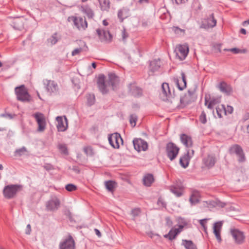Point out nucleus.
Segmentation results:
<instances>
[{"label": "nucleus", "instance_id": "a18cd8bd", "mask_svg": "<svg viewBox=\"0 0 249 249\" xmlns=\"http://www.w3.org/2000/svg\"><path fill=\"white\" fill-rule=\"evenodd\" d=\"M224 51L231 52L234 54H238L239 53H242L245 52L244 51H243L242 50L236 48H233L231 49H224Z\"/></svg>", "mask_w": 249, "mask_h": 249}, {"label": "nucleus", "instance_id": "3c124183", "mask_svg": "<svg viewBox=\"0 0 249 249\" xmlns=\"http://www.w3.org/2000/svg\"><path fill=\"white\" fill-rule=\"evenodd\" d=\"M84 150L85 153L88 155H92L93 154L92 149L91 147H85Z\"/></svg>", "mask_w": 249, "mask_h": 249}, {"label": "nucleus", "instance_id": "f03ea898", "mask_svg": "<svg viewBox=\"0 0 249 249\" xmlns=\"http://www.w3.org/2000/svg\"><path fill=\"white\" fill-rule=\"evenodd\" d=\"M231 155H235L239 162H243L246 160V157L242 148L238 144L232 145L229 149Z\"/></svg>", "mask_w": 249, "mask_h": 249}, {"label": "nucleus", "instance_id": "49530a36", "mask_svg": "<svg viewBox=\"0 0 249 249\" xmlns=\"http://www.w3.org/2000/svg\"><path fill=\"white\" fill-rule=\"evenodd\" d=\"M95 102V97L94 95L89 94L87 98V103L89 106H92L94 104Z\"/></svg>", "mask_w": 249, "mask_h": 249}, {"label": "nucleus", "instance_id": "680f3d73", "mask_svg": "<svg viewBox=\"0 0 249 249\" xmlns=\"http://www.w3.org/2000/svg\"><path fill=\"white\" fill-rule=\"evenodd\" d=\"M31 231V227L30 224H28L26 227L25 233L27 234H30Z\"/></svg>", "mask_w": 249, "mask_h": 249}, {"label": "nucleus", "instance_id": "6ab92c4d", "mask_svg": "<svg viewBox=\"0 0 249 249\" xmlns=\"http://www.w3.org/2000/svg\"><path fill=\"white\" fill-rule=\"evenodd\" d=\"M181 78L179 79L177 77L173 78V81L176 84L178 89L182 90L186 87V80L185 74L183 72L181 73Z\"/></svg>", "mask_w": 249, "mask_h": 249}, {"label": "nucleus", "instance_id": "0eeeda50", "mask_svg": "<svg viewBox=\"0 0 249 249\" xmlns=\"http://www.w3.org/2000/svg\"><path fill=\"white\" fill-rule=\"evenodd\" d=\"M179 149V148L172 142L167 144L166 153L168 157L171 160H174L176 158L178 153Z\"/></svg>", "mask_w": 249, "mask_h": 249}, {"label": "nucleus", "instance_id": "f3484780", "mask_svg": "<svg viewBox=\"0 0 249 249\" xmlns=\"http://www.w3.org/2000/svg\"><path fill=\"white\" fill-rule=\"evenodd\" d=\"M184 186L182 183L179 181V183H177L170 187V191L174 194L177 197H180L183 195Z\"/></svg>", "mask_w": 249, "mask_h": 249}, {"label": "nucleus", "instance_id": "c756f323", "mask_svg": "<svg viewBox=\"0 0 249 249\" xmlns=\"http://www.w3.org/2000/svg\"><path fill=\"white\" fill-rule=\"evenodd\" d=\"M154 178L151 174H147L143 178V183L147 187H149L154 181Z\"/></svg>", "mask_w": 249, "mask_h": 249}, {"label": "nucleus", "instance_id": "8fccbe9b", "mask_svg": "<svg viewBox=\"0 0 249 249\" xmlns=\"http://www.w3.org/2000/svg\"><path fill=\"white\" fill-rule=\"evenodd\" d=\"M225 115L231 114L233 112V108L232 107L230 106H227L226 107H225Z\"/></svg>", "mask_w": 249, "mask_h": 249}, {"label": "nucleus", "instance_id": "a211bd4d", "mask_svg": "<svg viewBox=\"0 0 249 249\" xmlns=\"http://www.w3.org/2000/svg\"><path fill=\"white\" fill-rule=\"evenodd\" d=\"M217 87L221 92L227 95H231L233 92L231 86L224 81L220 82Z\"/></svg>", "mask_w": 249, "mask_h": 249}, {"label": "nucleus", "instance_id": "5701e85b", "mask_svg": "<svg viewBox=\"0 0 249 249\" xmlns=\"http://www.w3.org/2000/svg\"><path fill=\"white\" fill-rule=\"evenodd\" d=\"M162 91L161 95L163 94L164 97L163 100H168L172 97L169 84L167 83H163L161 86Z\"/></svg>", "mask_w": 249, "mask_h": 249}, {"label": "nucleus", "instance_id": "603ef678", "mask_svg": "<svg viewBox=\"0 0 249 249\" xmlns=\"http://www.w3.org/2000/svg\"><path fill=\"white\" fill-rule=\"evenodd\" d=\"M137 119V117L135 115H131L130 117V123L132 125L134 123V126H135Z\"/></svg>", "mask_w": 249, "mask_h": 249}, {"label": "nucleus", "instance_id": "f704fd0d", "mask_svg": "<svg viewBox=\"0 0 249 249\" xmlns=\"http://www.w3.org/2000/svg\"><path fill=\"white\" fill-rule=\"evenodd\" d=\"M107 189L109 192H113L116 187V183L112 180H108L105 182Z\"/></svg>", "mask_w": 249, "mask_h": 249}, {"label": "nucleus", "instance_id": "cd10ccee", "mask_svg": "<svg viewBox=\"0 0 249 249\" xmlns=\"http://www.w3.org/2000/svg\"><path fill=\"white\" fill-rule=\"evenodd\" d=\"M208 97L206 96L205 98V105L207 106L208 108L213 109L214 106L220 102V99L219 98H212L210 99V101L208 104Z\"/></svg>", "mask_w": 249, "mask_h": 249}, {"label": "nucleus", "instance_id": "ddd939ff", "mask_svg": "<svg viewBox=\"0 0 249 249\" xmlns=\"http://www.w3.org/2000/svg\"><path fill=\"white\" fill-rule=\"evenodd\" d=\"M59 249H75V242L71 236L63 240L59 244Z\"/></svg>", "mask_w": 249, "mask_h": 249}, {"label": "nucleus", "instance_id": "0e129e2a", "mask_svg": "<svg viewBox=\"0 0 249 249\" xmlns=\"http://www.w3.org/2000/svg\"><path fill=\"white\" fill-rule=\"evenodd\" d=\"M138 2L140 4L148 3L149 2V0H139Z\"/></svg>", "mask_w": 249, "mask_h": 249}, {"label": "nucleus", "instance_id": "f257e3e1", "mask_svg": "<svg viewBox=\"0 0 249 249\" xmlns=\"http://www.w3.org/2000/svg\"><path fill=\"white\" fill-rule=\"evenodd\" d=\"M22 189V186L19 184H11L5 186L3 190L5 198L11 199L15 197L17 193Z\"/></svg>", "mask_w": 249, "mask_h": 249}, {"label": "nucleus", "instance_id": "338daca9", "mask_svg": "<svg viewBox=\"0 0 249 249\" xmlns=\"http://www.w3.org/2000/svg\"><path fill=\"white\" fill-rule=\"evenodd\" d=\"M249 24V19L247 20H246V21H244L243 22V25L244 26H247Z\"/></svg>", "mask_w": 249, "mask_h": 249}, {"label": "nucleus", "instance_id": "c03bdc74", "mask_svg": "<svg viewBox=\"0 0 249 249\" xmlns=\"http://www.w3.org/2000/svg\"><path fill=\"white\" fill-rule=\"evenodd\" d=\"M58 41L57 34H53L48 39V42L51 45H53L56 44Z\"/></svg>", "mask_w": 249, "mask_h": 249}, {"label": "nucleus", "instance_id": "4be33fe9", "mask_svg": "<svg viewBox=\"0 0 249 249\" xmlns=\"http://www.w3.org/2000/svg\"><path fill=\"white\" fill-rule=\"evenodd\" d=\"M129 92L134 97H139L142 94V89L137 86L136 83H130L128 86Z\"/></svg>", "mask_w": 249, "mask_h": 249}, {"label": "nucleus", "instance_id": "774afa93", "mask_svg": "<svg viewBox=\"0 0 249 249\" xmlns=\"http://www.w3.org/2000/svg\"><path fill=\"white\" fill-rule=\"evenodd\" d=\"M240 33L242 34H244V35H246V30L244 29V28H242L240 31Z\"/></svg>", "mask_w": 249, "mask_h": 249}, {"label": "nucleus", "instance_id": "2f4dec72", "mask_svg": "<svg viewBox=\"0 0 249 249\" xmlns=\"http://www.w3.org/2000/svg\"><path fill=\"white\" fill-rule=\"evenodd\" d=\"M180 140L181 142L188 148L191 147L192 145L191 138L185 134L181 135Z\"/></svg>", "mask_w": 249, "mask_h": 249}, {"label": "nucleus", "instance_id": "a19ab883", "mask_svg": "<svg viewBox=\"0 0 249 249\" xmlns=\"http://www.w3.org/2000/svg\"><path fill=\"white\" fill-rule=\"evenodd\" d=\"M58 148L60 152L64 155H67L68 154V151L67 147L65 144L60 143L58 145Z\"/></svg>", "mask_w": 249, "mask_h": 249}, {"label": "nucleus", "instance_id": "f8f14e48", "mask_svg": "<svg viewBox=\"0 0 249 249\" xmlns=\"http://www.w3.org/2000/svg\"><path fill=\"white\" fill-rule=\"evenodd\" d=\"M60 206L59 199L55 196H53L46 203V209L48 211H54L57 210Z\"/></svg>", "mask_w": 249, "mask_h": 249}, {"label": "nucleus", "instance_id": "1a4fd4ad", "mask_svg": "<svg viewBox=\"0 0 249 249\" xmlns=\"http://www.w3.org/2000/svg\"><path fill=\"white\" fill-rule=\"evenodd\" d=\"M38 124L37 131L39 132L43 131L46 127V121L43 114L41 113L37 112L33 115Z\"/></svg>", "mask_w": 249, "mask_h": 249}, {"label": "nucleus", "instance_id": "dca6fc26", "mask_svg": "<svg viewBox=\"0 0 249 249\" xmlns=\"http://www.w3.org/2000/svg\"><path fill=\"white\" fill-rule=\"evenodd\" d=\"M133 143L135 149L138 151H145L148 148L147 142L142 139H135Z\"/></svg>", "mask_w": 249, "mask_h": 249}, {"label": "nucleus", "instance_id": "13d9d810", "mask_svg": "<svg viewBox=\"0 0 249 249\" xmlns=\"http://www.w3.org/2000/svg\"><path fill=\"white\" fill-rule=\"evenodd\" d=\"M0 116L1 117H4L6 118H8L10 119H12L14 118V116H15V114H12L9 113H5V114H2L0 115Z\"/></svg>", "mask_w": 249, "mask_h": 249}, {"label": "nucleus", "instance_id": "58836bf2", "mask_svg": "<svg viewBox=\"0 0 249 249\" xmlns=\"http://www.w3.org/2000/svg\"><path fill=\"white\" fill-rule=\"evenodd\" d=\"M127 17V10L125 9H120L118 13V17L122 22Z\"/></svg>", "mask_w": 249, "mask_h": 249}, {"label": "nucleus", "instance_id": "c85d7f7f", "mask_svg": "<svg viewBox=\"0 0 249 249\" xmlns=\"http://www.w3.org/2000/svg\"><path fill=\"white\" fill-rule=\"evenodd\" d=\"M204 165L208 168L212 167L215 163V158L212 155H208L207 157L203 159V160Z\"/></svg>", "mask_w": 249, "mask_h": 249}, {"label": "nucleus", "instance_id": "39448f33", "mask_svg": "<svg viewBox=\"0 0 249 249\" xmlns=\"http://www.w3.org/2000/svg\"><path fill=\"white\" fill-rule=\"evenodd\" d=\"M71 18L73 22L74 26L79 31H84L88 27V23L85 18L81 17L72 16Z\"/></svg>", "mask_w": 249, "mask_h": 249}, {"label": "nucleus", "instance_id": "37998d69", "mask_svg": "<svg viewBox=\"0 0 249 249\" xmlns=\"http://www.w3.org/2000/svg\"><path fill=\"white\" fill-rule=\"evenodd\" d=\"M82 11L85 13L88 18H92L93 16V13L92 10L88 6L83 7Z\"/></svg>", "mask_w": 249, "mask_h": 249}, {"label": "nucleus", "instance_id": "473e14b6", "mask_svg": "<svg viewBox=\"0 0 249 249\" xmlns=\"http://www.w3.org/2000/svg\"><path fill=\"white\" fill-rule=\"evenodd\" d=\"M57 124L56 125L57 129L59 131H64L67 129V126H65L64 124L63 118L61 116H57L56 118ZM66 126L67 125L66 124Z\"/></svg>", "mask_w": 249, "mask_h": 249}, {"label": "nucleus", "instance_id": "9d476101", "mask_svg": "<svg viewBox=\"0 0 249 249\" xmlns=\"http://www.w3.org/2000/svg\"><path fill=\"white\" fill-rule=\"evenodd\" d=\"M194 151L188 149L186 153L180 158L179 163L184 168L187 167L191 159L194 155Z\"/></svg>", "mask_w": 249, "mask_h": 249}, {"label": "nucleus", "instance_id": "ea45409f", "mask_svg": "<svg viewBox=\"0 0 249 249\" xmlns=\"http://www.w3.org/2000/svg\"><path fill=\"white\" fill-rule=\"evenodd\" d=\"M28 152L26 148L24 146L17 149L15 152V155L17 156H21L26 155Z\"/></svg>", "mask_w": 249, "mask_h": 249}, {"label": "nucleus", "instance_id": "423d86ee", "mask_svg": "<svg viewBox=\"0 0 249 249\" xmlns=\"http://www.w3.org/2000/svg\"><path fill=\"white\" fill-rule=\"evenodd\" d=\"M216 23L217 21L214 18L213 14L212 13L202 20L200 28L205 29L212 28L216 26Z\"/></svg>", "mask_w": 249, "mask_h": 249}, {"label": "nucleus", "instance_id": "e2e57ef3", "mask_svg": "<svg viewBox=\"0 0 249 249\" xmlns=\"http://www.w3.org/2000/svg\"><path fill=\"white\" fill-rule=\"evenodd\" d=\"M188 0H175L176 3L177 4H181L186 3Z\"/></svg>", "mask_w": 249, "mask_h": 249}, {"label": "nucleus", "instance_id": "e433bc0d", "mask_svg": "<svg viewBox=\"0 0 249 249\" xmlns=\"http://www.w3.org/2000/svg\"><path fill=\"white\" fill-rule=\"evenodd\" d=\"M100 5L102 10L107 11L110 7L109 0H101Z\"/></svg>", "mask_w": 249, "mask_h": 249}, {"label": "nucleus", "instance_id": "b1692460", "mask_svg": "<svg viewBox=\"0 0 249 249\" xmlns=\"http://www.w3.org/2000/svg\"><path fill=\"white\" fill-rule=\"evenodd\" d=\"M223 225L222 221H218L214 223L213 226V233L218 240L220 242L221 241V238L220 236V231L221 230L222 226Z\"/></svg>", "mask_w": 249, "mask_h": 249}, {"label": "nucleus", "instance_id": "6e6552de", "mask_svg": "<svg viewBox=\"0 0 249 249\" xmlns=\"http://www.w3.org/2000/svg\"><path fill=\"white\" fill-rule=\"evenodd\" d=\"M109 144L114 148H119L120 144L123 143V139L119 133H114L108 135Z\"/></svg>", "mask_w": 249, "mask_h": 249}, {"label": "nucleus", "instance_id": "4d7b16f0", "mask_svg": "<svg viewBox=\"0 0 249 249\" xmlns=\"http://www.w3.org/2000/svg\"><path fill=\"white\" fill-rule=\"evenodd\" d=\"M158 205L162 207H166V203L161 198H159L157 202Z\"/></svg>", "mask_w": 249, "mask_h": 249}, {"label": "nucleus", "instance_id": "864d4df0", "mask_svg": "<svg viewBox=\"0 0 249 249\" xmlns=\"http://www.w3.org/2000/svg\"><path fill=\"white\" fill-rule=\"evenodd\" d=\"M122 39L124 41H125L126 39L128 38L129 35L126 32L125 29L124 28L122 32Z\"/></svg>", "mask_w": 249, "mask_h": 249}, {"label": "nucleus", "instance_id": "20e7f679", "mask_svg": "<svg viewBox=\"0 0 249 249\" xmlns=\"http://www.w3.org/2000/svg\"><path fill=\"white\" fill-rule=\"evenodd\" d=\"M15 92L18 100L22 102H28L30 101V95L24 85L16 87L15 88Z\"/></svg>", "mask_w": 249, "mask_h": 249}, {"label": "nucleus", "instance_id": "79ce46f5", "mask_svg": "<svg viewBox=\"0 0 249 249\" xmlns=\"http://www.w3.org/2000/svg\"><path fill=\"white\" fill-rule=\"evenodd\" d=\"M172 30L174 31L175 34H176L178 36H183L185 34V30L184 29H181L178 27H173Z\"/></svg>", "mask_w": 249, "mask_h": 249}, {"label": "nucleus", "instance_id": "72a5a7b5", "mask_svg": "<svg viewBox=\"0 0 249 249\" xmlns=\"http://www.w3.org/2000/svg\"><path fill=\"white\" fill-rule=\"evenodd\" d=\"M13 27L18 30H21L23 27V22L20 18H17L12 22Z\"/></svg>", "mask_w": 249, "mask_h": 249}, {"label": "nucleus", "instance_id": "412c9836", "mask_svg": "<svg viewBox=\"0 0 249 249\" xmlns=\"http://www.w3.org/2000/svg\"><path fill=\"white\" fill-rule=\"evenodd\" d=\"M161 62L160 59H155L150 61L149 74H153L155 71H158L160 68Z\"/></svg>", "mask_w": 249, "mask_h": 249}, {"label": "nucleus", "instance_id": "c9c22d12", "mask_svg": "<svg viewBox=\"0 0 249 249\" xmlns=\"http://www.w3.org/2000/svg\"><path fill=\"white\" fill-rule=\"evenodd\" d=\"M182 244L185 247L186 249H197L196 245L193 243L192 241L183 240Z\"/></svg>", "mask_w": 249, "mask_h": 249}, {"label": "nucleus", "instance_id": "2eb2a0df", "mask_svg": "<svg viewBox=\"0 0 249 249\" xmlns=\"http://www.w3.org/2000/svg\"><path fill=\"white\" fill-rule=\"evenodd\" d=\"M231 233L236 243L241 244L244 243L245 236L243 232L237 229H232L231 231Z\"/></svg>", "mask_w": 249, "mask_h": 249}, {"label": "nucleus", "instance_id": "69168bd1", "mask_svg": "<svg viewBox=\"0 0 249 249\" xmlns=\"http://www.w3.org/2000/svg\"><path fill=\"white\" fill-rule=\"evenodd\" d=\"M94 231H95V233L96 234L99 236V237H100L101 236V234L100 232V231L97 229H94Z\"/></svg>", "mask_w": 249, "mask_h": 249}, {"label": "nucleus", "instance_id": "09e8293b", "mask_svg": "<svg viewBox=\"0 0 249 249\" xmlns=\"http://www.w3.org/2000/svg\"><path fill=\"white\" fill-rule=\"evenodd\" d=\"M199 120L201 123L203 124H205L207 122V119H206V114L205 112L203 111L200 116H199Z\"/></svg>", "mask_w": 249, "mask_h": 249}, {"label": "nucleus", "instance_id": "aec40b11", "mask_svg": "<svg viewBox=\"0 0 249 249\" xmlns=\"http://www.w3.org/2000/svg\"><path fill=\"white\" fill-rule=\"evenodd\" d=\"M96 32L101 41L109 42L111 40L112 36L108 31L98 29Z\"/></svg>", "mask_w": 249, "mask_h": 249}, {"label": "nucleus", "instance_id": "de8ad7c7", "mask_svg": "<svg viewBox=\"0 0 249 249\" xmlns=\"http://www.w3.org/2000/svg\"><path fill=\"white\" fill-rule=\"evenodd\" d=\"M65 189L69 192H72L76 190L77 187L73 184H68L66 185Z\"/></svg>", "mask_w": 249, "mask_h": 249}, {"label": "nucleus", "instance_id": "4468645a", "mask_svg": "<svg viewBox=\"0 0 249 249\" xmlns=\"http://www.w3.org/2000/svg\"><path fill=\"white\" fill-rule=\"evenodd\" d=\"M184 228V226L181 225L178 226V228L175 227L172 228L168 234L164 235V237L172 241L176 238L177 235L181 232Z\"/></svg>", "mask_w": 249, "mask_h": 249}, {"label": "nucleus", "instance_id": "7c9ffc66", "mask_svg": "<svg viewBox=\"0 0 249 249\" xmlns=\"http://www.w3.org/2000/svg\"><path fill=\"white\" fill-rule=\"evenodd\" d=\"M204 203H206L207 207L209 208H212L213 207L223 208L226 205V203L219 201H205Z\"/></svg>", "mask_w": 249, "mask_h": 249}, {"label": "nucleus", "instance_id": "a878e982", "mask_svg": "<svg viewBox=\"0 0 249 249\" xmlns=\"http://www.w3.org/2000/svg\"><path fill=\"white\" fill-rule=\"evenodd\" d=\"M200 195L199 192L196 190H193L189 198V201L192 205H195L199 202Z\"/></svg>", "mask_w": 249, "mask_h": 249}, {"label": "nucleus", "instance_id": "6e6d98bb", "mask_svg": "<svg viewBox=\"0 0 249 249\" xmlns=\"http://www.w3.org/2000/svg\"><path fill=\"white\" fill-rule=\"evenodd\" d=\"M166 225L169 227H171L173 226V222L169 217L165 218Z\"/></svg>", "mask_w": 249, "mask_h": 249}, {"label": "nucleus", "instance_id": "4c0bfd02", "mask_svg": "<svg viewBox=\"0 0 249 249\" xmlns=\"http://www.w3.org/2000/svg\"><path fill=\"white\" fill-rule=\"evenodd\" d=\"M225 106L223 105H218L216 107V112L218 118L222 117V115H225Z\"/></svg>", "mask_w": 249, "mask_h": 249}, {"label": "nucleus", "instance_id": "bb28decb", "mask_svg": "<svg viewBox=\"0 0 249 249\" xmlns=\"http://www.w3.org/2000/svg\"><path fill=\"white\" fill-rule=\"evenodd\" d=\"M119 81V77L115 73H110L108 74V84L112 87L113 89H115Z\"/></svg>", "mask_w": 249, "mask_h": 249}, {"label": "nucleus", "instance_id": "5fc2aeb1", "mask_svg": "<svg viewBox=\"0 0 249 249\" xmlns=\"http://www.w3.org/2000/svg\"><path fill=\"white\" fill-rule=\"evenodd\" d=\"M82 51V49L81 48H76L72 51L71 52L72 56H75L77 54H78L80 52Z\"/></svg>", "mask_w": 249, "mask_h": 249}, {"label": "nucleus", "instance_id": "7ed1b4c3", "mask_svg": "<svg viewBox=\"0 0 249 249\" xmlns=\"http://www.w3.org/2000/svg\"><path fill=\"white\" fill-rule=\"evenodd\" d=\"M43 83L46 90L50 95H56L58 93V85L54 81L44 79Z\"/></svg>", "mask_w": 249, "mask_h": 249}, {"label": "nucleus", "instance_id": "bf43d9fd", "mask_svg": "<svg viewBox=\"0 0 249 249\" xmlns=\"http://www.w3.org/2000/svg\"><path fill=\"white\" fill-rule=\"evenodd\" d=\"M131 213L134 216H137L140 213L141 210L139 208L134 209L132 211Z\"/></svg>", "mask_w": 249, "mask_h": 249}, {"label": "nucleus", "instance_id": "393cba45", "mask_svg": "<svg viewBox=\"0 0 249 249\" xmlns=\"http://www.w3.org/2000/svg\"><path fill=\"white\" fill-rule=\"evenodd\" d=\"M97 85L100 91L103 94H106L107 92V89L105 84V77L104 75H101L99 76Z\"/></svg>", "mask_w": 249, "mask_h": 249}, {"label": "nucleus", "instance_id": "9b49d317", "mask_svg": "<svg viewBox=\"0 0 249 249\" xmlns=\"http://www.w3.org/2000/svg\"><path fill=\"white\" fill-rule=\"evenodd\" d=\"M189 52V47L187 44L179 45L176 50L177 55L180 60L185 59Z\"/></svg>", "mask_w": 249, "mask_h": 249}, {"label": "nucleus", "instance_id": "052dcab7", "mask_svg": "<svg viewBox=\"0 0 249 249\" xmlns=\"http://www.w3.org/2000/svg\"><path fill=\"white\" fill-rule=\"evenodd\" d=\"M209 219H207V218H205V219H200V220H199V224L201 225V226L202 227H204V226H206V223H207V221Z\"/></svg>", "mask_w": 249, "mask_h": 249}]
</instances>
